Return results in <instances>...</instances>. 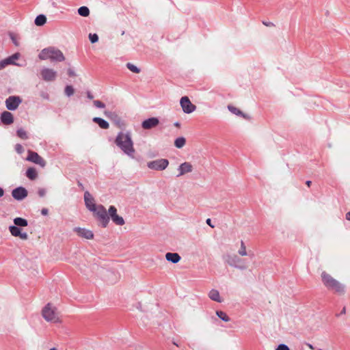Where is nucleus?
I'll return each instance as SVG.
<instances>
[{"label": "nucleus", "instance_id": "f03ea898", "mask_svg": "<svg viewBox=\"0 0 350 350\" xmlns=\"http://www.w3.org/2000/svg\"><path fill=\"white\" fill-rule=\"evenodd\" d=\"M41 60L49 59L51 62H61L65 59L63 53L55 46H49L43 49L38 55Z\"/></svg>", "mask_w": 350, "mask_h": 350}, {"label": "nucleus", "instance_id": "dca6fc26", "mask_svg": "<svg viewBox=\"0 0 350 350\" xmlns=\"http://www.w3.org/2000/svg\"><path fill=\"white\" fill-rule=\"evenodd\" d=\"M159 124V120L157 117H152L144 120L142 122V127L144 129H151L156 127Z\"/></svg>", "mask_w": 350, "mask_h": 350}, {"label": "nucleus", "instance_id": "0eeeda50", "mask_svg": "<svg viewBox=\"0 0 350 350\" xmlns=\"http://www.w3.org/2000/svg\"><path fill=\"white\" fill-rule=\"evenodd\" d=\"M23 100L19 96H10L5 100V107L9 111H15L22 103Z\"/></svg>", "mask_w": 350, "mask_h": 350}, {"label": "nucleus", "instance_id": "8fccbe9b", "mask_svg": "<svg viewBox=\"0 0 350 350\" xmlns=\"http://www.w3.org/2000/svg\"><path fill=\"white\" fill-rule=\"evenodd\" d=\"M263 24L265 25V26H267V27H269V26H273V24L271 22H263Z\"/></svg>", "mask_w": 350, "mask_h": 350}, {"label": "nucleus", "instance_id": "6e6552de", "mask_svg": "<svg viewBox=\"0 0 350 350\" xmlns=\"http://www.w3.org/2000/svg\"><path fill=\"white\" fill-rule=\"evenodd\" d=\"M169 161L166 159H159L147 163L148 168L154 170L162 171L167 168Z\"/></svg>", "mask_w": 350, "mask_h": 350}, {"label": "nucleus", "instance_id": "1a4fd4ad", "mask_svg": "<svg viewBox=\"0 0 350 350\" xmlns=\"http://www.w3.org/2000/svg\"><path fill=\"white\" fill-rule=\"evenodd\" d=\"M180 104L183 112L185 113H191L193 112L196 109V105L191 103L187 96H183L180 98Z\"/></svg>", "mask_w": 350, "mask_h": 350}, {"label": "nucleus", "instance_id": "20e7f679", "mask_svg": "<svg viewBox=\"0 0 350 350\" xmlns=\"http://www.w3.org/2000/svg\"><path fill=\"white\" fill-rule=\"evenodd\" d=\"M95 217L100 221L103 228H106L109 221V215L105 206L102 204L98 205L95 211H93Z\"/></svg>", "mask_w": 350, "mask_h": 350}, {"label": "nucleus", "instance_id": "f3484780", "mask_svg": "<svg viewBox=\"0 0 350 350\" xmlns=\"http://www.w3.org/2000/svg\"><path fill=\"white\" fill-rule=\"evenodd\" d=\"M14 118L13 114L8 111H4L1 113L0 121L4 125H10L14 122Z\"/></svg>", "mask_w": 350, "mask_h": 350}, {"label": "nucleus", "instance_id": "f704fd0d", "mask_svg": "<svg viewBox=\"0 0 350 350\" xmlns=\"http://www.w3.org/2000/svg\"><path fill=\"white\" fill-rule=\"evenodd\" d=\"M89 40L91 42V43L94 44L98 41V36L97 33H90L89 36Z\"/></svg>", "mask_w": 350, "mask_h": 350}, {"label": "nucleus", "instance_id": "79ce46f5", "mask_svg": "<svg viewBox=\"0 0 350 350\" xmlns=\"http://www.w3.org/2000/svg\"><path fill=\"white\" fill-rule=\"evenodd\" d=\"M18 237H20L22 240H27L28 239V234L27 232H22L21 231Z\"/></svg>", "mask_w": 350, "mask_h": 350}, {"label": "nucleus", "instance_id": "e2e57ef3", "mask_svg": "<svg viewBox=\"0 0 350 350\" xmlns=\"http://www.w3.org/2000/svg\"><path fill=\"white\" fill-rule=\"evenodd\" d=\"M174 344L176 346H178V345L176 344V342H174Z\"/></svg>", "mask_w": 350, "mask_h": 350}, {"label": "nucleus", "instance_id": "4468645a", "mask_svg": "<svg viewBox=\"0 0 350 350\" xmlns=\"http://www.w3.org/2000/svg\"><path fill=\"white\" fill-rule=\"evenodd\" d=\"M84 202L86 208L91 212L95 211L96 208L98 207V205L94 202V198L88 191L84 193Z\"/></svg>", "mask_w": 350, "mask_h": 350}, {"label": "nucleus", "instance_id": "4d7b16f0", "mask_svg": "<svg viewBox=\"0 0 350 350\" xmlns=\"http://www.w3.org/2000/svg\"><path fill=\"white\" fill-rule=\"evenodd\" d=\"M311 183H312V182H311L310 180H307V181L306 182V184L308 187H310V186Z\"/></svg>", "mask_w": 350, "mask_h": 350}, {"label": "nucleus", "instance_id": "37998d69", "mask_svg": "<svg viewBox=\"0 0 350 350\" xmlns=\"http://www.w3.org/2000/svg\"><path fill=\"white\" fill-rule=\"evenodd\" d=\"M38 195L40 197H44L46 194V190L44 189H39Z\"/></svg>", "mask_w": 350, "mask_h": 350}, {"label": "nucleus", "instance_id": "473e14b6", "mask_svg": "<svg viewBox=\"0 0 350 350\" xmlns=\"http://www.w3.org/2000/svg\"><path fill=\"white\" fill-rule=\"evenodd\" d=\"M16 135L18 137H20L22 139H28V135L27 132L22 128L17 129Z\"/></svg>", "mask_w": 350, "mask_h": 350}, {"label": "nucleus", "instance_id": "6ab92c4d", "mask_svg": "<svg viewBox=\"0 0 350 350\" xmlns=\"http://www.w3.org/2000/svg\"><path fill=\"white\" fill-rule=\"evenodd\" d=\"M105 116L109 118L111 121H113L116 124L120 125L122 123V120L120 117L115 112L113 111H105Z\"/></svg>", "mask_w": 350, "mask_h": 350}, {"label": "nucleus", "instance_id": "c03bdc74", "mask_svg": "<svg viewBox=\"0 0 350 350\" xmlns=\"http://www.w3.org/2000/svg\"><path fill=\"white\" fill-rule=\"evenodd\" d=\"M68 75L70 77H75V76H76L75 72L72 69H71V68H69L68 70Z\"/></svg>", "mask_w": 350, "mask_h": 350}, {"label": "nucleus", "instance_id": "58836bf2", "mask_svg": "<svg viewBox=\"0 0 350 350\" xmlns=\"http://www.w3.org/2000/svg\"><path fill=\"white\" fill-rule=\"evenodd\" d=\"M275 350H290V348L285 344H280L278 345Z\"/></svg>", "mask_w": 350, "mask_h": 350}, {"label": "nucleus", "instance_id": "423d86ee", "mask_svg": "<svg viewBox=\"0 0 350 350\" xmlns=\"http://www.w3.org/2000/svg\"><path fill=\"white\" fill-rule=\"evenodd\" d=\"M42 314L43 318L46 321L54 322V323L58 321V319H59L58 317H57L55 310L51 308L50 304H47V305H46L44 306V308L42 309Z\"/></svg>", "mask_w": 350, "mask_h": 350}, {"label": "nucleus", "instance_id": "f257e3e1", "mask_svg": "<svg viewBox=\"0 0 350 350\" xmlns=\"http://www.w3.org/2000/svg\"><path fill=\"white\" fill-rule=\"evenodd\" d=\"M115 144L129 157L133 158L135 149L130 132H119L115 139Z\"/></svg>", "mask_w": 350, "mask_h": 350}, {"label": "nucleus", "instance_id": "a19ab883", "mask_svg": "<svg viewBox=\"0 0 350 350\" xmlns=\"http://www.w3.org/2000/svg\"><path fill=\"white\" fill-rule=\"evenodd\" d=\"M40 95L43 99H45V100L49 99V94L46 92H41Z\"/></svg>", "mask_w": 350, "mask_h": 350}, {"label": "nucleus", "instance_id": "a211bd4d", "mask_svg": "<svg viewBox=\"0 0 350 350\" xmlns=\"http://www.w3.org/2000/svg\"><path fill=\"white\" fill-rule=\"evenodd\" d=\"M178 170L179 173L177 174V177H179L186 173L191 172L193 170V166L189 162H184L179 165Z\"/></svg>", "mask_w": 350, "mask_h": 350}, {"label": "nucleus", "instance_id": "2f4dec72", "mask_svg": "<svg viewBox=\"0 0 350 350\" xmlns=\"http://www.w3.org/2000/svg\"><path fill=\"white\" fill-rule=\"evenodd\" d=\"M126 66L129 70L136 74L139 73L141 71L139 68L130 62L127 63Z\"/></svg>", "mask_w": 350, "mask_h": 350}, {"label": "nucleus", "instance_id": "0e129e2a", "mask_svg": "<svg viewBox=\"0 0 350 350\" xmlns=\"http://www.w3.org/2000/svg\"><path fill=\"white\" fill-rule=\"evenodd\" d=\"M318 350H322L321 349H319Z\"/></svg>", "mask_w": 350, "mask_h": 350}, {"label": "nucleus", "instance_id": "c756f323", "mask_svg": "<svg viewBox=\"0 0 350 350\" xmlns=\"http://www.w3.org/2000/svg\"><path fill=\"white\" fill-rule=\"evenodd\" d=\"M216 314L221 320L224 322H228L230 320L227 314L221 310H217Z\"/></svg>", "mask_w": 350, "mask_h": 350}, {"label": "nucleus", "instance_id": "72a5a7b5", "mask_svg": "<svg viewBox=\"0 0 350 350\" xmlns=\"http://www.w3.org/2000/svg\"><path fill=\"white\" fill-rule=\"evenodd\" d=\"M75 92L74 88L70 85H67L65 87L64 93L68 97H70Z\"/></svg>", "mask_w": 350, "mask_h": 350}, {"label": "nucleus", "instance_id": "7ed1b4c3", "mask_svg": "<svg viewBox=\"0 0 350 350\" xmlns=\"http://www.w3.org/2000/svg\"><path fill=\"white\" fill-rule=\"evenodd\" d=\"M321 278L323 284L328 289L333 290L338 293H343L345 292L344 285L332 278L329 274L323 271L321 273Z\"/></svg>", "mask_w": 350, "mask_h": 350}, {"label": "nucleus", "instance_id": "4be33fe9", "mask_svg": "<svg viewBox=\"0 0 350 350\" xmlns=\"http://www.w3.org/2000/svg\"><path fill=\"white\" fill-rule=\"evenodd\" d=\"M208 297L213 301H215L218 303L221 302V299L220 297L219 293L216 289H211L208 293Z\"/></svg>", "mask_w": 350, "mask_h": 350}, {"label": "nucleus", "instance_id": "39448f33", "mask_svg": "<svg viewBox=\"0 0 350 350\" xmlns=\"http://www.w3.org/2000/svg\"><path fill=\"white\" fill-rule=\"evenodd\" d=\"M223 259L225 262L234 268L241 270H244L246 268L245 265H242L240 264L241 262V259L237 255L226 254L223 256Z\"/></svg>", "mask_w": 350, "mask_h": 350}, {"label": "nucleus", "instance_id": "5701e85b", "mask_svg": "<svg viewBox=\"0 0 350 350\" xmlns=\"http://www.w3.org/2000/svg\"><path fill=\"white\" fill-rule=\"evenodd\" d=\"M25 174L26 176L31 180H35L38 176V172L34 167H29L27 170Z\"/></svg>", "mask_w": 350, "mask_h": 350}, {"label": "nucleus", "instance_id": "09e8293b", "mask_svg": "<svg viewBox=\"0 0 350 350\" xmlns=\"http://www.w3.org/2000/svg\"><path fill=\"white\" fill-rule=\"evenodd\" d=\"M240 116L243 117L245 120H250V116L248 114L245 113L243 112V115H240Z\"/></svg>", "mask_w": 350, "mask_h": 350}, {"label": "nucleus", "instance_id": "de8ad7c7", "mask_svg": "<svg viewBox=\"0 0 350 350\" xmlns=\"http://www.w3.org/2000/svg\"><path fill=\"white\" fill-rule=\"evenodd\" d=\"M86 94H87V98H89L90 100L94 98L93 94L90 91H88Z\"/></svg>", "mask_w": 350, "mask_h": 350}, {"label": "nucleus", "instance_id": "f8f14e48", "mask_svg": "<svg viewBox=\"0 0 350 350\" xmlns=\"http://www.w3.org/2000/svg\"><path fill=\"white\" fill-rule=\"evenodd\" d=\"M27 195V190L22 186L18 187L12 191V196L18 201L24 200Z\"/></svg>", "mask_w": 350, "mask_h": 350}, {"label": "nucleus", "instance_id": "cd10ccee", "mask_svg": "<svg viewBox=\"0 0 350 350\" xmlns=\"http://www.w3.org/2000/svg\"><path fill=\"white\" fill-rule=\"evenodd\" d=\"M9 230L11 234L14 237H18L21 232V228L14 225L9 226Z\"/></svg>", "mask_w": 350, "mask_h": 350}, {"label": "nucleus", "instance_id": "c85d7f7f", "mask_svg": "<svg viewBox=\"0 0 350 350\" xmlns=\"http://www.w3.org/2000/svg\"><path fill=\"white\" fill-rule=\"evenodd\" d=\"M78 14L81 16H88L90 15V10L87 6H81L78 10Z\"/></svg>", "mask_w": 350, "mask_h": 350}, {"label": "nucleus", "instance_id": "412c9836", "mask_svg": "<svg viewBox=\"0 0 350 350\" xmlns=\"http://www.w3.org/2000/svg\"><path fill=\"white\" fill-rule=\"evenodd\" d=\"M92 121L103 129H107L109 126L107 121L99 117L93 118Z\"/></svg>", "mask_w": 350, "mask_h": 350}, {"label": "nucleus", "instance_id": "393cba45", "mask_svg": "<svg viewBox=\"0 0 350 350\" xmlns=\"http://www.w3.org/2000/svg\"><path fill=\"white\" fill-rule=\"evenodd\" d=\"M15 226L18 227H25L28 225V221L23 217H16L13 220Z\"/></svg>", "mask_w": 350, "mask_h": 350}, {"label": "nucleus", "instance_id": "aec40b11", "mask_svg": "<svg viewBox=\"0 0 350 350\" xmlns=\"http://www.w3.org/2000/svg\"><path fill=\"white\" fill-rule=\"evenodd\" d=\"M165 259L172 263H177L180 260L181 257L178 253L167 252L165 254Z\"/></svg>", "mask_w": 350, "mask_h": 350}, {"label": "nucleus", "instance_id": "2eb2a0df", "mask_svg": "<svg viewBox=\"0 0 350 350\" xmlns=\"http://www.w3.org/2000/svg\"><path fill=\"white\" fill-rule=\"evenodd\" d=\"M73 231L77 234L78 236L85 238L86 239H92L94 238V233L92 230H88L84 228L75 227Z\"/></svg>", "mask_w": 350, "mask_h": 350}, {"label": "nucleus", "instance_id": "bf43d9fd", "mask_svg": "<svg viewBox=\"0 0 350 350\" xmlns=\"http://www.w3.org/2000/svg\"><path fill=\"white\" fill-rule=\"evenodd\" d=\"M138 305H139V307H137V308L141 310V304H140V303H138Z\"/></svg>", "mask_w": 350, "mask_h": 350}, {"label": "nucleus", "instance_id": "603ef678", "mask_svg": "<svg viewBox=\"0 0 350 350\" xmlns=\"http://www.w3.org/2000/svg\"><path fill=\"white\" fill-rule=\"evenodd\" d=\"M4 195V190L2 187H0V198H1Z\"/></svg>", "mask_w": 350, "mask_h": 350}, {"label": "nucleus", "instance_id": "680f3d73", "mask_svg": "<svg viewBox=\"0 0 350 350\" xmlns=\"http://www.w3.org/2000/svg\"><path fill=\"white\" fill-rule=\"evenodd\" d=\"M310 348L313 349V347L311 345H309Z\"/></svg>", "mask_w": 350, "mask_h": 350}, {"label": "nucleus", "instance_id": "ddd939ff", "mask_svg": "<svg viewBox=\"0 0 350 350\" xmlns=\"http://www.w3.org/2000/svg\"><path fill=\"white\" fill-rule=\"evenodd\" d=\"M40 74L42 79L45 81H53L57 77V72L49 68H42Z\"/></svg>", "mask_w": 350, "mask_h": 350}, {"label": "nucleus", "instance_id": "b1692460", "mask_svg": "<svg viewBox=\"0 0 350 350\" xmlns=\"http://www.w3.org/2000/svg\"><path fill=\"white\" fill-rule=\"evenodd\" d=\"M20 57L19 53H15L13 55L5 58L9 65H15L18 66L17 63L15 62L16 60L18 59Z\"/></svg>", "mask_w": 350, "mask_h": 350}, {"label": "nucleus", "instance_id": "bb28decb", "mask_svg": "<svg viewBox=\"0 0 350 350\" xmlns=\"http://www.w3.org/2000/svg\"><path fill=\"white\" fill-rule=\"evenodd\" d=\"M186 144V139L184 137H177L174 141V146L177 148H182Z\"/></svg>", "mask_w": 350, "mask_h": 350}, {"label": "nucleus", "instance_id": "9b49d317", "mask_svg": "<svg viewBox=\"0 0 350 350\" xmlns=\"http://www.w3.org/2000/svg\"><path fill=\"white\" fill-rule=\"evenodd\" d=\"M109 219L111 218L112 221L118 226H122L124 224V220L122 217L119 216L117 214V209L114 206H110L108 210Z\"/></svg>", "mask_w": 350, "mask_h": 350}, {"label": "nucleus", "instance_id": "c9c22d12", "mask_svg": "<svg viewBox=\"0 0 350 350\" xmlns=\"http://www.w3.org/2000/svg\"><path fill=\"white\" fill-rule=\"evenodd\" d=\"M239 254L241 256L247 255L246 247L243 241H241V248L239 250Z\"/></svg>", "mask_w": 350, "mask_h": 350}, {"label": "nucleus", "instance_id": "052dcab7", "mask_svg": "<svg viewBox=\"0 0 350 350\" xmlns=\"http://www.w3.org/2000/svg\"><path fill=\"white\" fill-rule=\"evenodd\" d=\"M49 350H57L55 347L50 349Z\"/></svg>", "mask_w": 350, "mask_h": 350}, {"label": "nucleus", "instance_id": "4c0bfd02", "mask_svg": "<svg viewBox=\"0 0 350 350\" xmlns=\"http://www.w3.org/2000/svg\"><path fill=\"white\" fill-rule=\"evenodd\" d=\"M15 150L18 154H22L24 152V148L20 144H17L15 146Z\"/></svg>", "mask_w": 350, "mask_h": 350}, {"label": "nucleus", "instance_id": "13d9d810", "mask_svg": "<svg viewBox=\"0 0 350 350\" xmlns=\"http://www.w3.org/2000/svg\"><path fill=\"white\" fill-rule=\"evenodd\" d=\"M11 38H12V41H13L14 44L15 45H17V42H16V40H15L13 37H12Z\"/></svg>", "mask_w": 350, "mask_h": 350}, {"label": "nucleus", "instance_id": "864d4df0", "mask_svg": "<svg viewBox=\"0 0 350 350\" xmlns=\"http://www.w3.org/2000/svg\"><path fill=\"white\" fill-rule=\"evenodd\" d=\"M77 185H78V186H79L81 189H84V187H83V184H82L80 181H78V182H77Z\"/></svg>", "mask_w": 350, "mask_h": 350}, {"label": "nucleus", "instance_id": "3c124183", "mask_svg": "<svg viewBox=\"0 0 350 350\" xmlns=\"http://www.w3.org/2000/svg\"><path fill=\"white\" fill-rule=\"evenodd\" d=\"M345 218L347 220L350 221V211L346 213Z\"/></svg>", "mask_w": 350, "mask_h": 350}, {"label": "nucleus", "instance_id": "e433bc0d", "mask_svg": "<svg viewBox=\"0 0 350 350\" xmlns=\"http://www.w3.org/2000/svg\"><path fill=\"white\" fill-rule=\"evenodd\" d=\"M93 103H94V105L97 108L103 109L105 107V103H103L100 100H94Z\"/></svg>", "mask_w": 350, "mask_h": 350}, {"label": "nucleus", "instance_id": "7c9ffc66", "mask_svg": "<svg viewBox=\"0 0 350 350\" xmlns=\"http://www.w3.org/2000/svg\"><path fill=\"white\" fill-rule=\"evenodd\" d=\"M228 109L233 114L240 116V115H243V111H241L237 107L232 105H228Z\"/></svg>", "mask_w": 350, "mask_h": 350}, {"label": "nucleus", "instance_id": "9d476101", "mask_svg": "<svg viewBox=\"0 0 350 350\" xmlns=\"http://www.w3.org/2000/svg\"><path fill=\"white\" fill-rule=\"evenodd\" d=\"M26 159L27 161L39 165L42 167H44L46 165V161H44V159L42 157H40L37 152L30 150H28V155Z\"/></svg>", "mask_w": 350, "mask_h": 350}, {"label": "nucleus", "instance_id": "ea45409f", "mask_svg": "<svg viewBox=\"0 0 350 350\" xmlns=\"http://www.w3.org/2000/svg\"><path fill=\"white\" fill-rule=\"evenodd\" d=\"M9 64H8L5 59H2L0 61V70L5 68Z\"/></svg>", "mask_w": 350, "mask_h": 350}, {"label": "nucleus", "instance_id": "49530a36", "mask_svg": "<svg viewBox=\"0 0 350 350\" xmlns=\"http://www.w3.org/2000/svg\"><path fill=\"white\" fill-rule=\"evenodd\" d=\"M206 223L211 228L215 227V226L212 224L211 219L210 218L206 219Z\"/></svg>", "mask_w": 350, "mask_h": 350}, {"label": "nucleus", "instance_id": "a18cd8bd", "mask_svg": "<svg viewBox=\"0 0 350 350\" xmlns=\"http://www.w3.org/2000/svg\"><path fill=\"white\" fill-rule=\"evenodd\" d=\"M49 213V210L46 208H43L42 210H41V214L42 215H47Z\"/></svg>", "mask_w": 350, "mask_h": 350}, {"label": "nucleus", "instance_id": "a878e982", "mask_svg": "<svg viewBox=\"0 0 350 350\" xmlns=\"http://www.w3.org/2000/svg\"><path fill=\"white\" fill-rule=\"evenodd\" d=\"M46 23V17L44 14H39L36 16L34 23L37 26H42Z\"/></svg>", "mask_w": 350, "mask_h": 350}, {"label": "nucleus", "instance_id": "5fc2aeb1", "mask_svg": "<svg viewBox=\"0 0 350 350\" xmlns=\"http://www.w3.org/2000/svg\"><path fill=\"white\" fill-rule=\"evenodd\" d=\"M174 125L176 127H179L180 126V124L179 122H174Z\"/></svg>", "mask_w": 350, "mask_h": 350}, {"label": "nucleus", "instance_id": "6e6d98bb", "mask_svg": "<svg viewBox=\"0 0 350 350\" xmlns=\"http://www.w3.org/2000/svg\"><path fill=\"white\" fill-rule=\"evenodd\" d=\"M345 312H346V308H345V307H344V308H342V311H341L340 314H345Z\"/></svg>", "mask_w": 350, "mask_h": 350}]
</instances>
